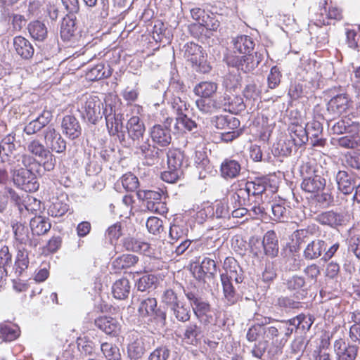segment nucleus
Returning a JSON list of instances; mask_svg holds the SVG:
<instances>
[{"label": "nucleus", "mask_w": 360, "mask_h": 360, "mask_svg": "<svg viewBox=\"0 0 360 360\" xmlns=\"http://www.w3.org/2000/svg\"><path fill=\"white\" fill-rule=\"evenodd\" d=\"M331 130L334 134H347L335 140L336 144L342 148L355 149L360 147V122L350 115L343 116L335 122Z\"/></svg>", "instance_id": "nucleus-1"}, {"label": "nucleus", "mask_w": 360, "mask_h": 360, "mask_svg": "<svg viewBox=\"0 0 360 360\" xmlns=\"http://www.w3.org/2000/svg\"><path fill=\"white\" fill-rule=\"evenodd\" d=\"M162 115V124H155L149 130L152 141L158 146L167 148L172 143L171 125L173 119L168 115L167 110L160 111Z\"/></svg>", "instance_id": "nucleus-2"}, {"label": "nucleus", "mask_w": 360, "mask_h": 360, "mask_svg": "<svg viewBox=\"0 0 360 360\" xmlns=\"http://www.w3.org/2000/svg\"><path fill=\"white\" fill-rule=\"evenodd\" d=\"M184 56L193 68L199 72L207 73L211 66L207 60V53L202 47L194 42H187L184 46Z\"/></svg>", "instance_id": "nucleus-3"}, {"label": "nucleus", "mask_w": 360, "mask_h": 360, "mask_svg": "<svg viewBox=\"0 0 360 360\" xmlns=\"http://www.w3.org/2000/svg\"><path fill=\"white\" fill-rule=\"evenodd\" d=\"M328 0H321L319 2V12L316 13L314 24L318 27L335 25L336 22L343 19L342 10L336 6H330L327 9Z\"/></svg>", "instance_id": "nucleus-4"}, {"label": "nucleus", "mask_w": 360, "mask_h": 360, "mask_svg": "<svg viewBox=\"0 0 360 360\" xmlns=\"http://www.w3.org/2000/svg\"><path fill=\"white\" fill-rule=\"evenodd\" d=\"M100 99L89 94L82 95L77 101L79 111L82 117L90 122L95 123L100 115Z\"/></svg>", "instance_id": "nucleus-5"}, {"label": "nucleus", "mask_w": 360, "mask_h": 360, "mask_svg": "<svg viewBox=\"0 0 360 360\" xmlns=\"http://www.w3.org/2000/svg\"><path fill=\"white\" fill-rule=\"evenodd\" d=\"M76 18L67 15L63 18L60 26V34L64 42L70 43V46L82 47L84 45V39L77 32Z\"/></svg>", "instance_id": "nucleus-6"}, {"label": "nucleus", "mask_w": 360, "mask_h": 360, "mask_svg": "<svg viewBox=\"0 0 360 360\" xmlns=\"http://www.w3.org/2000/svg\"><path fill=\"white\" fill-rule=\"evenodd\" d=\"M354 102L348 94L342 93L332 97L327 103V112L333 117H340L353 108Z\"/></svg>", "instance_id": "nucleus-7"}, {"label": "nucleus", "mask_w": 360, "mask_h": 360, "mask_svg": "<svg viewBox=\"0 0 360 360\" xmlns=\"http://www.w3.org/2000/svg\"><path fill=\"white\" fill-rule=\"evenodd\" d=\"M13 180L17 186L26 192H34L38 190L39 186L35 174L26 168L15 170Z\"/></svg>", "instance_id": "nucleus-8"}, {"label": "nucleus", "mask_w": 360, "mask_h": 360, "mask_svg": "<svg viewBox=\"0 0 360 360\" xmlns=\"http://www.w3.org/2000/svg\"><path fill=\"white\" fill-rule=\"evenodd\" d=\"M226 61L229 66L237 68L244 72L254 70L259 65L260 60L257 59V53L248 55L227 54Z\"/></svg>", "instance_id": "nucleus-9"}, {"label": "nucleus", "mask_w": 360, "mask_h": 360, "mask_svg": "<svg viewBox=\"0 0 360 360\" xmlns=\"http://www.w3.org/2000/svg\"><path fill=\"white\" fill-rule=\"evenodd\" d=\"M16 248L28 245L31 248H37L41 243V238L32 235L30 237L28 228L24 224L17 222L12 226Z\"/></svg>", "instance_id": "nucleus-10"}, {"label": "nucleus", "mask_w": 360, "mask_h": 360, "mask_svg": "<svg viewBox=\"0 0 360 360\" xmlns=\"http://www.w3.org/2000/svg\"><path fill=\"white\" fill-rule=\"evenodd\" d=\"M164 192L162 190L155 191H144L143 198L146 200V207L148 210L158 213L160 214H164L167 213L168 208L165 202L162 200Z\"/></svg>", "instance_id": "nucleus-11"}, {"label": "nucleus", "mask_w": 360, "mask_h": 360, "mask_svg": "<svg viewBox=\"0 0 360 360\" xmlns=\"http://www.w3.org/2000/svg\"><path fill=\"white\" fill-rule=\"evenodd\" d=\"M333 347L336 360H356L358 356L359 347L347 343L343 338L335 340Z\"/></svg>", "instance_id": "nucleus-12"}, {"label": "nucleus", "mask_w": 360, "mask_h": 360, "mask_svg": "<svg viewBox=\"0 0 360 360\" xmlns=\"http://www.w3.org/2000/svg\"><path fill=\"white\" fill-rule=\"evenodd\" d=\"M95 326L106 335L118 337L122 332V325L115 319L109 316H100L94 320Z\"/></svg>", "instance_id": "nucleus-13"}, {"label": "nucleus", "mask_w": 360, "mask_h": 360, "mask_svg": "<svg viewBox=\"0 0 360 360\" xmlns=\"http://www.w3.org/2000/svg\"><path fill=\"white\" fill-rule=\"evenodd\" d=\"M44 142L48 148L57 153L66 150V141L53 127H49L44 131Z\"/></svg>", "instance_id": "nucleus-14"}, {"label": "nucleus", "mask_w": 360, "mask_h": 360, "mask_svg": "<svg viewBox=\"0 0 360 360\" xmlns=\"http://www.w3.org/2000/svg\"><path fill=\"white\" fill-rule=\"evenodd\" d=\"M316 220L319 224L330 226L333 229H338L340 226H345L347 222L343 214L333 210L325 211L320 213L316 216Z\"/></svg>", "instance_id": "nucleus-15"}, {"label": "nucleus", "mask_w": 360, "mask_h": 360, "mask_svg": "<svg viewBox=\"0 0 360 360\" xmlns=\"http://www.w3.org/2000/svg\"><path fill=\"white\" fill-rule=\"evenodd\" d=\"M326 185V179L319 174L304 177L301 183V189L311 195H316L324 190Z\"/></svg>", "instance_id": "nucleus-16"}, {"label": "nucleus", "mask_w": 360, "mask_h": 360, "mask_svg": "<svg viewBox=\"0 0 360 360\" xmlns=\"http://www.w3.org/2000/svg\"><path fill=\"white\" fill-rule=\"evenodd\" d=\"M338 191L344 195H350L356 185V177L352 173L345 170H340L335 176Z\"/></svg>", "instance_id": "nucleus-17"}, {"label": "nucleus", "mask_w": 360, "mask_h": 360, "mask_svg": "<svg viewBox=\"0 0 360 360\" xmlns=\"http://www.w3.org/2000/svg\"><path fill=\"white\" fill-rule=\"evenodd\" d=\"M233 48L228 54L248 55L252 53L255 47L253 39L248 35L237 36L232 41Z\"/></svg>", "instance_id": "nucleus-18"}, {"label": "nucleus", "mask_w": 360, "mask_h": 360, "mask_svg": "<svg viewBox=\"0 0 360 360\" xmlns=\"http://www.w3.org/2000/svg\"><path fill=\"white\" fill-rule=\"evenodd\" d=\"M61 127L63 133L71 140L79 138L82 134L81 125L74 115H68L63 117Z\"/></svg>", "instance_id": "nucleus-19"}, {"label": "nucleus", "mask_w": 360, "mask_h": 360, "mask_svg": "<svg viewBox=\"0 0 360 360\" xmlns=\"http://www.w3.org/2000/svg\"><path fill=\"white\" fill-rule=\"evenodd\" d=\"M13 49L18 56L23 60H30L32 58L34 49L31 42L22 36H16L13 38Z\"/></svg>", "instance_id": "nucleus-20"}, {"label": "nucleus", "mask_w": 360, "mask_h": 360, "mask_svg": "<svg viewBox=\"0 0 360 360\" xmlns=\"http://www.w3.org/2000/svg\"><path fill=\"white\" fill-rule=\"evenodd\" d=\"M255 125L259 132V139L264 141H268L274 129L275 122L268 115L262 112L257 115Z\"/></svg>", "instance_id": "nucleus-21"}, {"label": "nucleus", "mask_w": 360, "mask_h": 360, "mask_svg": "<svg viewBox=\"0 0 360 360\" xmlns=\"http://www.w3.org/2000/svg\"><path fill=\"white\" fill-rule=\"evenodd\" d=\"M188 233V229L186 223L182 219L174 218L169 228V243L173 244L186 238Z\"/></svg>", "instance_id": "nucleus-22"}, {"label": "nucleus", "mask_w": 360, "mask_h": 360, "mask_svg": "<svg viewBox=\"0 0 360 360\" xmlns=\"http://www.w3.org/2000/svg\"><path fill=\"white\" fill-rule=\"evenodd\" d=\"M127 129L130 139L139 141L143 137L146 127L139 116H132L127 121Z\"/></svg>", "instance_id": "nucleus-23"}, {"label": "nucleus", "mask_w": 360, "mask_h": 360, "mask_svg": "<svg viewBox=\"0 0 360 360\" xmlns=\"http://www.w3.org/2000/svg\"><path fill=\"white\" fill-rule=\"evenodd\" d=\"M221 98L223 108L225 110L233 114H238L246 108V105L243 101V99L240 96L229 95L224 94Z\"/></svg>", "instance_id": "nucleus-24"}, {"label": "nucleus", "mask_w": 360, "mask_h": 360, "mask_svg": "<svg viewBox=\"0 0 360 360\" xmlns=\"http://www.w3.org/2000/svg\"><path fill=\"white\" fill-rule=\"evenodd\" d=\"M220 175L225 180L238 177L240 173V164L235 160L226 158L220 165Z\"/></svg>", "instance_id": "nucleus-25"}, {"label": "nucleus", "mask_w": 360, "mask_h": 360, "mask_svg": "<svg viewBox=\"0 0 360 360\" xmlns=\"http://www.w3.org/2000/svg\"><path fill=\"white\" fill-rule=\"evenodd\" d=\"M67 198L63 195L53 197L48 206L49 215L53 217H60L65 215L69 210V205L66 202Z\"/></svg>", "instance_id": "nucleus-26"}, {"label": "nucleus", "mask_w": 360, "mask_h": 360, "mask_svg": "<svg viewBox=\"0 0 360 360\" xmlns=\"http://www.w3.org/2000/svg\"><path fill=\"white\" fill-rule=\"evenodd\" d=\"M290 139L295 143V146L304 145L309 139L306 127L298 122L291 123L288 128Z\"/></svg>", "instance_id": "nucleus-27"}, {"label": "nucleus", "mask_w": 360, "mask_h": 360, "mask_svg": "<svg viewBox=\"0 0 360 360\" xmlns=\"http://www.w3.org/2000/svg\"><path fill=\"white\" fill-rule=\"evenodd\" d=\"M131 337V342L127 347L128 354L131 358H141L146 351L144 338L138 332L132 333Z\"/></svg>", "instance_id": "nucleus-28"}, {"label": "nucleus", "mask_w": 360, "mask_h": 360, "mask_svg": "<svg viewBox=\"0 0 360 360\" xmlns=\"http://www.w3.org/2000/svg\"><path fill=\"white\" fill-rule=\"evenodd\" d=\"M198 109L204 114H212L223 108L221 98L212 99L210 98H200L196 100Z\"/></svg>", "instance_id": "nucleus-29"}, {"label": "nucleus", "mask_w": 360, "mask_h": 360, "mask_svg": "<svg viewBox=\"0 0 360 360\" xmlns=\"http://www.w3.org/2000/svg\"><path fill=\"white\" fill-rule=\"evenodd\" d=\"M30 226L32 235L38 238L47 233L51 228L49 219L40 215L33 217L30 220Z\"/></svg>", "instance_id": "nucleus-30"}, {"label": "nucleus", "mask_w": 360, "mask_h": 360, "mask_svg": "<svg viewBox=\"0 0 360 360\" xmlns=\"http://www.w3.org/2000/svg\"><path fill=\"white\" fill-rule=\"evenodd\" d=\"M17 249L18 251L13 269L17 276H20L29 266V253L24 247H18Z\"/></svg>", "instance_id": "nucleus-31"}, {"label": "nucleus", "mask_w": 360, "mask_h": 360, "mask_svg": "<svg viewBox=\"0 0 360 360\" xmlns=\"http://www.w3.org/2000/svg\"><path fill=\"white\" fill-rule=\"evenodd\" d=\"M285 284L290 291L295 292L294 297L297 300H303L307 297V291L302 288L305 285L303 277L294 276L288 279Z\"/></svg>", "instance_id": "nucleus-32"}, {"label": "nucleus", "mask_w": 360, "mask_h": 360, "mask_svg": "<svg viewBox=\"0 0 360 360\" xmlns=\"http://www.w3.org/2000/svg\"><path fill=\"white\" fill-rule=\"evenodd\" d=\"M193 312L197 319L204 324H208L213 321V311L209 302L202 301L193 307Z\"/></svg>", "instance_id": "nucleus-33"}, {"label": "nucleus", "mask_w": 360, "mask_h": 360, "mask_svg": "<svg viewBox=\"0 0 360 360\" xmlns=\"http://www.w3.org/2000/svg\"><path fill=\"white\" fill-rule=\"evenodd\" d=\"M139 257L131 254H123L115 258L112 262V269L116 272L134 266L139 262Z\"/></svg>", "instance_id": "nucleus-34"}, {"label": "nucleus", "mask_w": 360, "mask_h": 360, "mask_svg": "<svg viewBox=\"0 0 360 360\" xmlns=\"http://www.w3.org/2000/svg\"><path fill=\"white\" fill-rule=\"evenodd\" d=\"M131 290L129 281L122 277L112 284V293L117 300H125L128 297Z\"/></svg>", "instance_id": "nucleus-35"}, {"label": "nucleus", "mask_w": 360, "mask_h": 360, "mask_svg": "<svg viewBox=\"0 0 360 360\" xmlns=\"http://www.w3.org/2000/svg\"><path fill=\"white\" fill-rule=\"evenodd\" d=\"M20 335V328L11 322L0 323V339L4 342H11L16 340Z\"/></svg>", "instance_id": "nucleus-36"}, {"label": "nucleus", "mask_w": 360, "mask_h": 360, "mask_svg": "<svg viewBox=\"0 0 360 360\" xmlns=\"http://www.w3.org/2000/svg\"><path fill=\"white\" fill-rule=\"evenodd\" d=\"M212 123L217 129L223 131L233 129L240 127V121L238 118L222 115L215 116L212 120Z\"/></svg>", "instance_id": "nucleus-37"}, {"label": "nucleus", "mask_w": 360, "mask_h": 360, "mask_svg": "<svg viewBox=\"0 0 360 360\" xmlns=\"http://www.w3.org/2000/svg\"><path fill=\"white\" fill-rule=\"evenodd\" d=\"M264 252L266 255L275 257L278 252V243L276 234L274 231H267L262 241Z\"/></svg>", "instance_id": "nucleus-38"}, {"label": "nucleus", "mask_w": 360, "mask_h": 360, "mask_svg": "<svg viewBox=\"0 0 360 360\" xmlns=\"http://www.w3.org/2000/svg\"><path fill=\"white\" fill-rule=\"evenodd\" d=\"M326 242L321 239L309 243L304 250V256L307 259L319 258L326 250Z\"/></svg>", "instance_id": "nucleus-39"}, {"label": "nucleus", "mask_w": 360, "mask_h": 360, "mask_svg": "<svg viewBox=\"0 0 360 360\" xmlns=\"http://www.w3.org/2000/svg\"><path fill=\"white\" fill-rule=\"evenodd\" d=\"M122 245L127 251L146 253L150 249V244L137 240L133 237H126L122 240Z\"/></svg>", "instance_id": "nucleus-40"}, {"label": "nucleus", "mask_w": 360, "mask_h": 360, "mask_svg": "<svg viewBox=\"0 0 360 360\" xmlns=\"http://www.w3.org/2000/svg\"><path fill=\"white\" fill-rule=\"evenodd\" d=\"M105 117L109 134L110 136L117 135L123 127L122 115L109 113L105 114Z\"/></svg>", "instance_id": "nucleus-41"}, {"label": "nucleus", "mask_w": 360, "mask_h": 360, "mask_svg": "<svg viewBox=\"0 0 360 360\" xmlns=\"http://www.w3.org/2000/svg\"><path fill=\"white\" fill-rule=\"evenodd\" d=\"M111 75L112 70L109 66L105 67L103 63H98L87 72L86 77L91 81H97L108 78Z\"/></svg>", "instance_id": "nucleus-42"}, {"label": "nucleus", "mask_w": 360, "mask_h": 360, "mask_svg": "<svg viewBox=\"0 0 360 360\" xmlns=\"http://www.w3.org/2000/svg\"><path fill=\"white\" fill-rule=\"evenodd\" d=\"M167 165L171 167L182 169L185 160L184 152L179 148H170L167 153Z\"/></svg>", "instance_id": "nucleus-43"}, {"label": "nucleus", "mask_w": 360, "mask_h": 360, "mask_svg": "<svg viewBox=\"0 0 360 360\" xmlns=\"http://www.w3.org/2000/svg\"><path fill=\"white\" fill-rule=\"evenodd\" d=\"M217 84L213 82H201L198 83L193 89L196 96L201 98H210L217 91Z\"/></svg>", "instance_id": "nucleus-44"}, {"label": "nucleus", "mask_w": 360, "mask_h": 360, "mask_svg": "<svg viewBox=\"0 0 360 360\" xmlns=\"http://www.w3.org/2000/svg\"><path fill=\"white\" fill-rule=\"evenodd\" d=\"M293 146L295 144L291 139H279L274 144L272 151L275 156L287 157L291 154Z\"/></svg>", "instance_id": "nucleus-45"}, {"label": "nucleus", "mask_w": 360, "mask_h": 360, "mask_svg": "<svg viewBox=\"0 0 360 360\" xmlns=\"http://www.w3.org/2000/svg\"><path fill=\"white\" fill-rule=\"evenodd\" d=\"M158 302L155 297H147L142 300L137 310L139 316L142 318L152 316L155 311Z\"/></svg>", "instance_id": "nucleus-46"}, {"label": "nucleus", "mask_w": 360, "mask_h": 360, "mask_svg": "<svg viewBox=\"0 0 360 360\" xmlns=\"http://www.w3.org/2000/svg\"><path fill=\"white\" fill-rule=\"evenodd\" d=\"M27 29L31 37L36 40L42 41L47 36V28L39 20L31 22L28 25Z\"/></svg>", "instance_id": "nucleus-47"}, {"label": "nucleus", "mask_w": 360, "mask_h": 360, "mask_svg": "<svg viewBox=\"0 0 360 360\" xmlns=\"http://www.w3.org/2000/svg\"><path fill=\"white\" fill-rule=\"evenodd\" d=\"M210 206L212 208L213 218H230L229 207L227 201L224 199L217 200L214 202L210 204Z\"/></svg>", "instance_id": "nucleus-48"}, {"label": "nucleus", "mask_w": 360, "mask_h": 360, "mask_svg": "<svg viewBox=\"0 0 360 360\" xmlns=\"http://www.w3.org/2000/svg\"><path fill=\"white\" fill-rule=\"evenodd\" d=\"M220 278L225 299L229 304H235L237 302L236 291L231 281H229L226 276H220Z\"/></svg>", "instance_id": "nucleus-49"}, {"label": "nucleus", "mask_w": 360, "mask_h": 360, "mask_svg": "<svg viewBox=\"0 0 360 360\" xmlns=\"http://www.w3.org/2000/svg\"><path fill=\"white\" fill-rule=\"evenodd\" d=\"M170 310L177 321L184 323L190 320L191 308L185 302H181L175 304Z\"/></svg>", "instance_id": "nucleus-50"}, {"label": "nucleus", "mask_w": 360, "mask_h": 360, "mask_svg": "<svg viewBox=\"0 0 360 360\" xmlns=\"http://www.w3.org/2000/svg\"><path fill=\"white\" fill-rule=\"evenodd\" d=\"M285 323H290L295 326V329L301 328L302 330H309L311 328L313 320L311 316L305 315L304 314H300L299 315L284 321Z\"/></svg>", "instance_id": "nucleus-51"}, {"label": "nucleus", "mask_w": 360, "mask_h": 360, "mask_svg": "<svg viewBox=\"0 0 360 360\" xmlns=\"http://www.w3.org/2000/svg\"><path fill=\"white\" fill-rule=\"evenodd\" d=\"M243 95L247 103L255 105V103L261 98L262 90L255 84H248L243 89Z\"/></svg>", "instance_id": "nucleus-52"}, {"label": "nucleus", "mask_w": 360, "mask_h": 360, "mask_svg": "<svg viewBox=\"0 0 360 360\" xmlns=\"http://www.w3.org/2000/svg\"><path fill=\"white\" fill-rule=\"evenodd\" d=\"M246 186L250 195H262L266 191V180L265 178H255L253 181H248Z\"/></svg>", "instance_id": "nucleus-53"}, {"label": "nucleus", "mask_w": 360, "mask_h": 360, "mask_svg": "<svg viewBox=\"0 0 360 360\" xmlns=\"http://www.w3.org/2000/svg\"><path fill=\"white\" fill-rule=\"evenodd\" d=\"M63 238L60 236H53L41 248V255L48 256L56 253L62 246Z\"/></svg>", "instance_id": "nucleus-54"}, {"label": "nucleus", "mask_w": 360, "mask_h": 360, "mask_svg": "<svg viewBox=\"0 0 360 360\" xmlns=\"http://www.w3.org/2000/svg\"><path fill=\"white\" fill-rule=\"evenodd\" d=\"M139 150L141 155L146 160L152 162L158 158V148L155 143L151 144L148 139L145 141L140 146Z\"/></svg>", "instance_id": "nucleus-55"}, {"label": "nucleus", "mask_w": 360, "mask_h": 360, "mask_svg": "<svg viewBox=\"0 0 360 360\" xmlns=\"http://www.w3.org/2000/svg\"><path fill=\"white\" fill-rule=\"evenodd\" d=\"M184 176L183 169H179L167 166V169L163 171L160 177L161 179L169 184H175Z\"/></svg>", "instance_id": "nucleus-56"}, {"label": "nucleus", "mask_w": 360, "mask_h": 360, "mask_svg": "<svg viewBox=\"0 0 360 360\" xmlns=\"http://www.w3.org/2000/svg\"><path fill=\"white\" fill-rule=\"evenodd\" d=\"M101 349L108 360H120L121 354L120 349L110 342H103L101 345Z\"/></svg>", "instance_id": "nucleus-57"}, {"label": "nucleus", "mask_w": 360, "mask_h": 360, "mask_svg": "<svg viewBox=\"0 0 360 360\" xmlns=\"http://www.w3.org/2000/svg\"><path fill=\"white\" fill-rule=\"evenodd\" d=\"M122 229V223L120 221L116 222L108 228L105 236L111 244L117 243L119 238L123 235Z\"/></svg>", "instance_id": "nucleus-58"}, {"label": "nucleus", "mask_w": 360, "mask_h": 360, "mask_svg": "<svg viewBox=\"0 0 360 360\" xmlns=\"http://www.w3.org/2000/svg\"><path fill=\"white\" fill-rule=\"evenodd\" d=\"M301 300L289 297H281L277 300V305L284 309H297L302 307Z\"/></svg>", "instance_id": "nucleus-59"}, {"label": "nucleus", "mask_w": 360, "mask_h": 360, "mask_svg": "<svg viewBox=\"0 0 360 360\" xmlns=\"http://www.w3.org/2000/svg\"><path fill=\"white\" fill-rule=\"evenodd\" d=\"M15 136L11 134L5 136L0 143V153L6 155L11 156L15 150L14 144Z\"/></svg>", "instance_id": "nucleus-60"}, {"label": "nucleus", "mask_w": 360, "mask_h": 360, "mask_svg": "<svg viewBox=\"0 0 360 360\" xmlns=\"http://www.w3.org/2000/svg\"><path fill=\"white\" fill-rule=\"evenodd\" d=\"M27 151L32 155L42 158L49 150L39 141L34 139L31 141L27 146Z\"/></svg>", "instance_id": "nucleus-61"}, {"label": "nucleus", "mask_w": 360, "mask_h": 360, "mask_svg": "<svg viewBox=\"0 0 360 360\" xmlns=\"http://www.w3.org/2000/svg\"><path fill=\"white\" fill-rule=\"evenodd\" d=\"M121 183L127 191H134L139 186L138 178L131 173L124 174L121 178Z\"/></svg>", "instance_id": "nucleus-62"}, {"label": "nucleus", "mask_w": 360, "mask_h": 360, "mask_svg": "<svg viewBox=\"0 0 360 360\" xmlns=\"http://www.w3.org/2000/svg\"><path fill=\"white\" fill-rule=\"evenodd\" d=\"M146 227L149 233L157 235L163 231L162 221L157 217H150L146 221Z\"/></svg>", "instance_id": "nucleus-63"}, {"label": "nucleus", "mask_w": 360, "mask_h": 360, "mask_svg": "<svg viewBox=\"0 0 360 360\" xmlns=\"http://www.w3.org/2000/svg\"><path fill=\"white\" fill-rule=\"evenodd\" d=\"M195 221L199 224H203L208 219H213L212 208L210 205H203L195 213Z\"/></svg>", "instance_id": "nucleus-64"}]
</instances>
